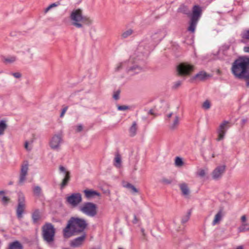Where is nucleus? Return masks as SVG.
<instances>
[{
	"mask_svg": "<svg viewBox=\"0 0 249 249\" xmlns=\"http://www.w3.org/2000/svg\"><path fill=\"white\" fill-rule=\"evenodd\" d=\"M231 72L235 78L244 80L249 88V56H239L232 63Z\"/></svg>",
	"mask_w": 249,
	"mask_h": 249,
	"instance_id": "nucleus-1",
	"label": "nucleus"
},
{
	"mask_svg": "<svg viewBox=\"0 0 249 249\" xmlns=\"http://www.w3.org/2000/svg\"><path fill=\"white\" fill-rule=\"evenodd\" d=\"M202 8L198 4L194 5L191 12L188 6L184 3L181 4L177 10V12L186 15L189 18L188 26L187 30L191 33L195 32L197 24L202 14Z\"/></svg>",
	"mask_w": 249,
	"mask_h": 249,
	"instance_id": "nucleus-2",
	"label": "nucleus"
},
{
	"mask_svg": "<svg viewBox=\"0 0 249 249\" xmlns=\"http://www.w3.org/2000/svg\"><path fill=\"white\" fill-rule=\"evenodd\" d=\"M88 223L82 218L72 216L68 221L66 226L63 230V236L68 238L75 234L86 232Z\"/></svg>",
	"mask_w": 249,
	"mask_h": 249,
	"instance_id": "nucleus-3",
	"label": "nucleus"
},
{
	"mask_svg": "<svg viewBox=\"0 0 249 249\" xmlns=\"http://www.w3.org/2000/svg\"><path fill=\"white\" fill-rule=\"evenodd\" d=\"M70 18L72 21V25L78 28L83 27V24L80 21L88 25L92 23V20L89 17L83 15L82 10L80 8L73 10L71 13Z\"/></svg>",
	"mask_w": 249,
	"mask_h": 249,
	"instance_id": "nucleus-4",
	"label": "nucleus"
},
{
	"mask_svg": "<svg viewBox=\"0 0 249 249\" xmlns=\"http://www.w3.org/2000/svg\"><path fill=\"white\" fill-rule=\"evenodd\" d=\"M42 229L44 240L49 244L53 243L54 241L56 232L54 226L51 223H46L43 226Z\"/></svg>",
	"mask_w": 249,
	"mask_h": 249,
	"instance_id": "nucleus-5",
	"label": "nucleus"
},
{
	"mask_svg": "<svg viewBox=\"0 0 249 249\" xmlns=\"http://www.w3.org/2000/svg\"><path fill=\"white\" fill-rule=\"evenodd\" d=\"M194 70L195 66L187 62H180L176 66V71L179 76H190Z\"/></svg>",
	"mask_w": 249,
	"mask_h": 249,
	"instance_id": "nucleus-6",
	"label": "nucleus"
},
{
	"mask_svg": "<svg viewBox=\"0 0 249 249\" xmlns=\"http://www.w3.org/2000/svg\"><path fill=\"white\" fill-rule=\"evenodd\" d=\"M97 205L91 202H85L80 207V210L82 212L91 217H93L97 214Z\"/></svg>",
	"mask_w": 249,
	"mask_h": 249,
	"instance_id": "nucleus-7",
	"label": "nucleus"
},
{
	"mask_svg": "<svg viewBox=\"0 0 249 249\" xmlns=\"http://www.w3.org/2000/svg\"><path fill=\"white\" fill-rule=\"evenodd\" d=\"M25 208V197L23 193L20 191L18 193V205L16 209V215L18 218L22 217Z\"/></svg>",
	"mask_w": 249,
	"mask_h": 249,
	"instance_id": "nucleus-8",
	"label": "nucleus"
},
{
	"mask_svg": "<svg viewBox=\"0 0 249 249\" xmlns=\"http://www.w3.org/2000/svg\"><path fill=\"white\" fill-rule=\"evenodd\" d=\"M145 61L140 59L138 56H137L134 58L133 65L127 67L126 69V72L127 73L134 72V73H138L141 71L142 67L145 66Z\"/></svg>",
	"mask_w": 249,
	"mask_h": 249,
	"instance_id": "nucleus-9",
	"label": "nucleus"
},
{
	"mask_svg": "<svg viewBox=\"0 0 249 249\" xmlns=\"http://www.w3.org/2000/svg\"><path fill=\"white\" fill-rule=\"evenodd\" d=\"M153 50V48L149 45V43H143L139 45L137 48L138 57L142 56V59L145 61L150 52Z\"/></svg>",
	"mask_w": 249,
	"mask_h": 249,
	"instance_id": "nucleus-10",
	"label": "nucleus"
},
{
	"mask_svg": "<svg viewBox=\"0 0 249 249\" xmlns=\"http://www.w3.org/2000/svg\"><path fill=\"white\" fill-rule=\"evenodd\" d=\"M82 201V195L80 193H73L68 195L66 197V202L72 207L78 206Z\"/></svg>",
	"mask_w": 249,
	"mask_h": 249,
	"instance_id": "nucleus-11",
	"label": "nucleus"
},
{
	"mask_svg": "<svg viewBox=\"0 0 249 249\" xmlns=\"http://www.w3.org/2000/svg\"><path fill=\"white\" fill-rule=\"evenodd\" d=\"M28 166L29 164L27 160H24L21 165L19 178L18 182V184L19 185H23L26 179V176L28 174Z\"/></svg>",
	"mask_w": 249,
	"mask_h": 249,
	"instance_id": "nucleus-12",
	"label": "nucleus"
},
{
	"mask_svg": "<svg viewBox=\"0 0 249 249\" xmlns=\"http://www.w3.org/2000/svg\"><path fill=\"white\" fill-rule=\"evenodd\" d=\"M62 141V137L61 134H55L52 138L49 145L52 149H57L60 147V144Z\"/></svg>",
	"mask_w": 249,
	"mask_h": 249,
	"instance_id": "nucleus-13",
	"label": "nucleus"
},
{
	"mask_svg": "<svg viewBox=\"0 0 249 249\" xmlns=\"http://www.w3.org/2000/svg\"><path fill=\"white\" fill-rule=\"evenodd\" d=\"M210 75L205 71H201L196 75L191 77L189 81L190 83H193L198 80L200 81H204L207 80Z\"/></svg>",
	"mask_w": 249,
	"mask_h": 249,
	"instance_id": "nucleus-14",
	"label": "nucleus"
},
{
	"mask_svg": "<svg viewBox=\"0 0 249 249\" xmlns=\"http://www.w3.org/2000/svg\"><path fill=\"white\" fill-rule=\"evenodd\" d=\"M225 165L217 166L212 172V177L213 179L217 180L220 178L222 174L225 172Z\"/></svg>",
	"mask_w": 249,
	"mask_h": 249,
	"instance_id": "nucleus-15",
	"label": "nucleus"
},
{
	"mask_svg": "<svg viewBox=\"0 0 249 249\" xmlns=\"http://www.w3.org/2000/svg\"><path fill=\"white\" fill-rule=\"evenodd\" d=\"M83 192L85 197L89 200L96 196L99 197L101 196V194L99 192L92 189H85Z\"/></svg>",
	"mask_w": 249,
	"mask_h": 249,
	"instance_id": "nucleus-16",
	"label": "nucleus"
},
{
	"mask_svg": "<svg viewBox=\"0 0 249 249\" xmlns=\"http://www.w3.org/2000/svg\"><path fill=\"white\" fill-rule=\"evenodd\" d=\"M82 235L71 241V246L73 247H78L81 245L87 237L86 232L81 233Z\"/></svg>",
	"mask_w": 249,
	"mask_h": 249,
	"instance_id": "nucleus-17",
	"label": "nucleus"
},
{
	"mask_svg": "<svg viewBox=\"0 0 249 249\" xmlns=\"http://www.w3.org/2000/svg\"><path fill=\"white\" fill-rule=\"evenodd\" d=\"M7 249H23V246L18 240H15L9 244Z\"/></svg>",
	"mask_w": 249,
	"mask_h": 249,
	"instance_id": "nucleus-18",
	"label": "nucleus"
},
{
	"mask_svg": "<svg viewBox=\"0 0 249 249\" xmlns=\"http://www.w3.org/2000/svg\"><path fill=\"white\" fill-rule=\"evenodd\" d=\"M71 179V174L70 172H68L66 173L64 178L62 179V181L60 184V189L61 190L63 189L66 186L68 185L69 181Z\"/></svg>",
	"mask_w": 249,
	"mask_h": 249,
	"instance_id": "nucleus-19",
	"label": "nucleus"
},
{
	"mask_svg": "<svg viewBox=\"0 0 249 249\" xmlns=\"http://www.w3.org/2000/svg\"><path fill=\"white\" fill-rule=\"evenodd\" d=\"M32 218L33 223L34 224H37L38 221L41 219V215L39 209H36L32 214Z\"/></svg>",
	"mask_w": 249,
	"mask_h": 249,
	"instance_id": "nucleus-20",
	"label": "nucleus"
},
{
	"mask_svg": "<svg viewBox=\"0 0 249 249\" xmlns=\"http://www.w3.org/2000/svg\"><path fill=\"white\" fill-rule=\"evenodd\" d=\"M180 189L181 191L182 196H187L190 194V190L188 187L187 184L186 183H182L179 184Z\"/></svg>",
	"mask_w": 249,
	"mask_h": 249,
	"instance_id": "nucleus-21",
	"label": "nucleus"
},
{
	"mask_svg": "<svg viewBox=\"0 0 249 249\" xmlns=\"http://www.w3.org/2000/svg\"><path fill=\"white\" fill-rule=\"evenodd\" d=\"M121 164H122L121 156L119 153V152H117L115 154V157L114 159L113 165L117 168H120L121 166Z\"/></svg>",
	"mask_w": 249,
	"mask_h": 249,
	"instance_id": "nucleus-22",
	"label": "nucleus"
},
{
	"mask_svg": "<svg viewBox=\"0 0 249 249\" xmlns=\"http://www.w3.org/2000/svg\"><path fill=\"white\" fill-rule=\"evenodd\" d=\"M138 129L137 124L136 122H133L132 125L129 129V136L131 137H134L137 134Z\"/></svg>",
	"mask_w": 249,
	"mask_h": 249,
	"instance_id": "nucleus-23",
	"label": "nucleus"
},
{
	"mask_svg": "<svg viewBox=\"0 0 249 249\" xmlns=\"http://www.w3.org/2000/svg\"><path fill=\"white\" fill-rule=\"evenodd\" d=\"M240 36L242 38L241 42L246 43L245 40H249V28L244 30L241 33Z\"/></svg>",
	"mask_w": 249,
	"mask_h": 249,
	"instance_id": "nucleus-24",
	"label": "nucleus"
},
{
	"mask_svg": "<svg viewBox=\"0 0 249 249\" xmlns=\"http://www.w3.org/2000/svg\"><path fill=\"white\" fill-rule=\"evenodd\" d=\"M222 217V210H220L215 215L214 219L213 221L212 224L213 225H216L219 223Z\"/></svg>",
	"mask_w": 249,
	"mask_h": 249,
	"instance_id": "nucleus-25",
	"label": "nucleus"
},
{
	"mask_svg": "<svg viewBox=\"0 0 249 249\" xmlns=\"http://www.w3.org/2000/svg\"><path fill=\"white\" fill-rule=\"evenodd\" d=\"M33 193L34 196L40 197L42 194V189L39 186H36L33 187Z\"/></svg>",
	"mask_w": 249,
	"mask_h": 249,
	"instance_id": "nucleus-26",
	"label": "nucleus"
},
{
	"mask_svg": "<svg viewBox=\"0 0 249 249\" xmlns=\"http://www.w3.org/2000/svg\"><path fill=\"white\" fill-rule=\"evenodd\" d=\"M161 34V32L155 33L151 36L152 39L154 40L155 42L159 43L164 37V36H160V34Z\"/></svg>",
	"mask_w": 249,
	"mask_h": 249,
	"instance_id": "nucleus-27",
	"label": "nucleus"
},
{
	"mask_svg": "<svg viewBox=\"0 0 249 249\" xmlns=\"http://www.w3.org/2000/svg\"><path fill=\"white\" fill-rule=\"evenodd\" d=\"M124 186L130 190L131 192L132 193H137L139 192V190L136 188L134 185L129 182H126Z\"/></svg>",
	"mask_w": 249,
	"mask_h": 249,
	"instance_id": "nucleus-28",
	"label": "nucleus"
},
{
	"mask_svg": "<svg viewBox=\"0 0 249 249\" xmlns=\"http://www.w3.org/2000/svg\"><path fill=\"white\" fill-rule=\"evenodd\" d=\"M7 127V124L5 120H0V136L4 134L5 130Z\"/></svg>",
	"mask_w": 249,
	"mask_h": 249,
	"instance_id": "nucleus-29",
	"label": "nucleus"
},
{
	"mask_svg": "<svg viewBox=\"0 0 249 249\" xmlns=\"http://www.w3.org/2000/svg\"><path fill=\"white\" fill-rule=\"evenodd\" d=\"M238 231L239 232H244L249 231V224L246 223H242L238 227Z\"/></svg>",
	"mask_w": 249,
	"mask_h": 249,
	"instance_id": "nucleus-30",
	"label": "nucleus"
},
{
	"mask_svg": "<svg viewBox=\"0 0 249 249\" xmlns=\"http://www.w3.org/2000/svg\"><path fill=\"white\" fill-rule=\"evenodd\" d=\"M191 213V210H189L188 211L187 214L182 217L181 222L182 224H184L188 221L190 218Z\"/></svg>",
	"mask_w": 249,
	"mask_h": 249,
	"instance_id": "nucleus-31",
	"label": "nucleus"
},
{
	"mask_svg": "<svg viewBox=\"0 0 249 249\" xmlns=\"http://www.w3.org/2000/svg\"><path fill=\"white\" fill-rule=\"evenodd\" d=\"M133 33V30L131 29H129L127 31L123 32L121 35L122 38H126L130 36H131Z\"/></svg>",
	"mask_w": 249,
	"mask_h": 249,
	"instance_id": "nucleus-32",
	"label": "nucleus"
},
{
	"mask_svg": "<svg viewBox=\"0 0 249 249\" xmlns=\"http://www.w3.org/2000/svg\"><path fill=\"white\" fill-rule=\"evenodd\" d=\"M175 164L177 166H182L184 164L183 159L179 157H176L175 160Z\"/></svg>",
	"mask_w": 249,
	"mask_h": 249,
	"instance_id": "nucleus-33",
	"label": "nucleus"
},
{
	"mask_svg": "<svg viewBox=\"0 0 249 249\" xmlns=\"http://www.w3.org/2000/svg\"><path fill=\"white\" fill-rule=\"evenodd\" d=\"M228 123H229V122H228L227 121H224L223 122L220 124V125L219 126V128H218L217 131L225 132L224 129H225L226 125Z\"/></svg>",
	"mask_w": 249,
	"mask_h": 249,
	"instance_id": "nucleus-34",
	"label": "nucleus"
},
{
	"mask_svg": "<svg viewBox=\"0 0 249 249\" xmlns=\"http://www.w3.org/2000/svg\"><path fill=\"white\" fill-rule=\"evenodd\" d=\"M179 124V117L176 116L174 121L173 124L170 126L171 129H174Z\"/></svg>",
	"mask_w": 249,
	"mask_h": 249,
	"instance_id": "nucleus-35",
	"label": "nucleus"
},
{
	"mask_svg": "<svg viewBox=\"0 0 249 249\" xmlns=\"http://www.w3.org/2000/svg\"><path fill=\"white\" fill-rule=\"evenodd\" d=\"M211 106V103L210 101L208 100H206L204 101L202 104V107L205 109H209L210 108Z\"/></svg>",
	"mask_w": 249,
	"mask_h": 249,
	"instance_id": "nucleus-36",
	"label": "nucleus"
},
{
	"mask_svg": "<svg viewBox=\"0 0 249 249\" xmlns=\"http://www.w3.org/2000/svg\"><path fill=\"white\" fill-rule=\"evenodd\" d=\"M16 60V57L15 56H12L9 58H5L4 59V63H12L14 62Z\"/></svg>",
	"mask_w": 249,
	"mask_h": 249,
	"instance_id": "nucleus-37",
	"label": "nucleus"
},
{
	"mask_svg": "<svg viewBox=\"0 0 249 249\" xmlns=\"http://www.w3.org/2000/svg\"><path fill=\"white\" fill-rule=\"evenodd\" d=\"M117 109L120 111H125L130 108L129 106L126 105H117Z\"/></svg>",
	"mask_w": 249,
	"mask_h": 249,
	"instance_id": "nucleus-38",
	"label": "nucleus"
},
{
	"mask_svg": "<svg viewBox=\"0 0 249 249\" xmlns=\"http://www.w3.org/2000/svg\"><path fill=\"white\" fill-rule=\"evenodd\" d=\"M182 84L181 81H178L174 83V85L172 87V89L176 90Z\"/></svg>",
	"mask_w": 249,
	"mask_h": 249,
	"instance_id": "nucleus-39",
	"label": "nucleus"
},
{
	"mask_svg": "<svg viewBox=\"0 0 249 249\" xmlns=\"http://www.w3.org/2000/svg\"><path fill=\"white\" fill-rule=\"evenodd\" d=\"M1 200L4 205H7L10 200V199L6 196H3L1 197Z\"/></svg>",
	"mask_w": 249,
	"mask_h": 249,
	"instance_id": "nucleus-40",
	"label": "nucleus"
},
{
	"mask_svg": "<svg viewBox=\"0 0 249 249\" xmlns=\"http://www.w3.org/2000/svg\"><path fill=\"white\" fill-rule=\"evenodd\" d=\"M218 133V137L216 139L217 141H220L223 140L224 138L226 132H219L217 131Z\"/></svg>",
	"mask_w": 249,
	"mask_h": 249,
	"instance_id": "nucleus-41",
	"label": "nucleus"
},
{
	"mask_svg": "<svg viewBox=\"0 0 249 249\" xmlns=\"http://www.w3.org/2000/svg\"><path fill=\"white\" fill-rule=\"evenodd\" d=\"M120 92H121L120 89H118L117 91H116L115 92H114V93H113V98L115 100H117L120 98Z\"/></svg>",
	"mask_w": 249,
	"mask_h": 249,
	"instance_id": "nucleus-42",
	"label": "nucleus"
},
{
	"mask_svg": "<svg viewBox=\"0 0 249 249\" xmlns=\"http://www.w3.org/2000/svg\"><path fill=\"white\" fill-rule=\"evenodd\" d=\"M197 175L200 177H203L205 175V170L203 169H200L197 172Z\"/></svg>",
	"mask_w": 249,
	"mask_h": 249,
	"instance_id": "nucleus-43",
	"label": "nucleus"
},
{
	"mask_svg": "<svg viewBox=\"0 0 249 249\" xmlns=\"http://www.w3.org/2000/svg\"><path fill=\"white\" fill-rule=\"evenodd\" d=\"M231 47V43L230 44H224L222 46V50L223 51H227L228 50L230 49Z\"/></svg>",
	"mask_w": 249,
	"mask_h": 249,
	"instance_id": "nucleus-44",
	"label": "nucleus"
},
{
	"mask_svg": "<svg viewBox=\"0 0 249 249\" xmlns=\"http://www.w3.org/2000/svg\"><path fill=\"white\" fill-rule=\"evenodd\" d=\"M68 108V107L66 106L61 109V112L60 114V118H62L64 116V115L65 114L66 112L67 111Z\"/></svg>",
	"mask_w": 249,
	"mask_h": 249,
	"instance_id": "nucleus-45",
	"label": "nucleus"
},
{
	"mask_svg": "<svg viewBox=\"0 0 249 249\" xmlns=\"http://www.w3.org/2000/svg\"><path fill=\"white\" fill-rule=\"evenodd\" d=\"M172 179H169L166 178H163L162 179V182L164 184H170L172 182Z\"/></svg>",
	"mask_w": 249,
	"mask_h": 249,
	"instance_id": "nucleus-46",
	"label": "nucleus"
},
{
	"mask_svg": "<svg viewBox=\"0 0 249 249\" xmlns=\"http://www.w3.org/2000/svg\"><path fill=\"white\" fill-rule=\"evenodd\" d=\"M76 128L75 129V131L76 132H80L83 130V126L81 124H79L76 125Z\"/></svg>",
	"mask_w": 249,
	"mask_h": 249,
	"instance_id": "nucleus-47",
	"label": "nucleus"
},
{
	"mask_svg": "<svg viewBox=\"0 0 249 249\" xmlns=\"http://www.w3.org/2000/svg\"><path fill=\"white\" fill-rule=\"evenodd\" d=\"M139 221H140V219H139V218H138L137 217L136 215L135 214L134 215V218H133V220H132V223H133V224H137Z\"/></svg>",
	"mask_w": 249,
	"mask_h": 249,
	"instance_id": "nucleus-48",
	"label": "nucleus"
},
{
	"mask_svg": "<svg viewBox=\"0 0 249 249\" xmlns=\"http://www.w3.org/2000/svg\"><path fill=\"white\" fill-rule=\"evenodd\" d=\"M12 75L16 78H19L21 77V74L19 72H13Z\"/></svg>",
	"mask_w": 249,
	"mask_h": 249,
	"instance_id": "nucleus-49",
	"label": "nucleus"
},
{
	"mask_svg": "<svg viewBox=\"0 0 249 249\" xmlns=\"http://www.w3.org/2000/svg\"><path fill=\"white\" fill-rule=\"evenodd\" d=\"M60 4V2L59 1H57V2H55L51 3L49 5L51 6V8L52 9V8H53V7H55L59 5Z\"/></svg>",
	"mask_w": 249,
	"mask_h": 249,
	"instance_id": "nucleus-50",
	"label": "nucleus"
},
{
	"mask_svg": "<svg viewBox=\"0 0 249 249\" xmlns=\"http://www.w3.org/2000/svg\"><path fill=\"white\" fill-rule=\"evenodd\" d=\"M29 143L28 141H26L24 143V147L25 149H26L27 151H30L31 150V148L29 147Z\"/></svg>",
	"mask_w": 249,
	"mask_h": 249,
	"instance_id": "nucleus-51",
	"label": "nucleus"
},
{
	"mask_svg": "<svg viewBox=\"0 0 249 249\" xmlns=\"http://www.w3.org/2000/svg\"><path fill=\"white\" fill-rule=\"evenodd\" d=\"M248 118L243 119L241 120V122L240 124L241 127L243 128L244 126L245 123H247L248 122Z\"/></svg>",
	"mask_w": 249,
	"mask_h": 249,
	"instance_id": "nucleus-52",
	"label": "nucleus"
},
{
	"mask_svg": "<svg viewBox=\"0 0 249 249\" xmlns=\"http://www.w3.org/2000/svg\"><path fill=\"white\" fill-rule=\"evenodd\" d=\"M59 169L61 172L65 173V174L69 172L67 171L66 168L62 165L59 166Z\"/></svg>",
	"mask_w": 249,
	"mask_h": 249,
	"instance_id": "nucleus-53",
	"label": "nucleus"
},
{
	"mask_svg": "<svg viewBox=\"0 0 249 249\" xmlns=\"http://www.w3.org/2000/svg\"><path fill=\"white\" fill-rule=\"evenodd\" d=\"M123 67V63H120L118 66L116 68L115 71H120Z\"/></svg>",
	"mask_w": 249,
	"mask_h": 249,
	"instance_id": "nucleus-54",
	"label": "nucleus"
},
{
	"mask_svg": "<svg viewBox=\"0 0 249 249\" xmlns=\"http://www.w3.org/2000/svg\"><path fill=\"white\" fill-rule=\"evenodd\" d=\"M241 221L242 223H246V222L247 221V217H246V215H242L241 216Z\"/></svg>",
	"mask_w": 249,
	"mask_h": 249,
	"instance_id": "nucleus-55",
	"label": "nucleus"
},
{
	"mask_svg": "<svg viewBox=\"0 0 249 249\" xmlns=\"http://www.w3.org/2000/svg\"><path fill=\"white\" fill-rule=\"evenodd\" d=\"M148 115H154L155 113L154 112V109H150L149 110V111H148Z\"/></svg>",
	"mask_w": 249,
	"mask_h": 249,
	"instance_id": "nucleus-56",
	"label": "nucleus"
},
{
	"mask_svg": "<svg viewBox=\"0 0 249 249\" xmlns=\"http://www.w3.org/2000/svg\"><path fill=\"white\" fill-rule=\"evenodd\" d=\"M244 51L246 53H249V46H245L244 47Z\"/></svg>",
	"mask_w": 249,
	"mask_h": 249,
	"instance_id": "nucleus-57",
	"label": "nucleus"
},
{
	"mask_svg": "<svg viewBox=\"0 0 249 249\" xmlns=\"http://www.w3.org/2000/svg\"><path fill=\"white\" fill-rule=\"evenodd\" d=\"M50 9H51V6L49 5L45 10L44 12L47 13L48 12Z\"/></svg>",
	"mask_w": 249,
	"mask_h": 249,
	"instance_id": "nucleus-58",
	"label": "nucleus"
},
{
	"mask_svg": "<svg viewBox=\"0 0 249 249\" xmlns=\"http://www.w3.org/2000/svg\"><path fill=\"white\" fill-rule=\"evenodd\" d=\"M141 231L142 234V235L144 236L145 235V232H144V229L143 228H141Z\"/></svg>",
	"mask_w": 249,
	"mask_h": 249,
	"instance_id": "nucleus-59",
	"label": "nucleus"
},
{
	"mask_svg": "<svg viewBox=\"0 0 249 249\" xmlns=\"http://www.w3.org/2000/svg\"><path fill=\"white\" fill-rule=\"evenodd\" d=\"M172 115H173V113L172 112L168 114L167 116V118L166 119H168L170 118L171 117V116H172Z\"/></svg>",
	"mask_w": 249,
	"mask_h": 249,
	"instance_id": "nucleus-60",
	"label": "nucleus"
},
{
	"mask_svg": "<svg viewBox=\"0 0 249 249\" xmlns=\"http://www.w3.org/2000/svg\"><path fill=\"white\" fill-rule=\"evenodd\" d=\"M5 191H4V190H1V191H0V196L1 195H3L5 194Z\"/></svg>",
	"mask_w": 249,
	"mask_h": 249,
	"instance_id": "nucleus-61",
	"label": "nucleus"
},
{
	"mask_svg": "<svg viewBox=\"0 0 249 249\" xmlns=\"http://www.w3.org/2000/svg\"><path fill=\"white\" fill-rule=\"evenodd\" d=\"M236 249H244V248L242 246H239Z\"/></svg>",
	"mask_w": 249,
	"mask_h": 249,
	"instance_id": "nucleus-62",
	"label": "nucleus"
},
{
	"mask_svg": "<svg viewBox=\"0 0 249 249\" xmlns=\"http://www.w3.org/2000/svg\"><path fill=\"white\" fill-rule=\"evenodd\" d=\"M8 184H9V185H12V184H13V182H12V181H10V182H9V183H8Z\"/></svg>",
	"mask_w": 249,
	"mask_h": 249,
	"instance_id": "nucleus-63",
	"label": "nucleus"
},
{
	"mask_svg": "<svg viewBox=\"0 0 249 249\" xmlns=\"http://www.w3.org/2000/svg\"><path fill=\"white\" fill-rule=\"evenodd\" d=\"M118 249H124L121 248H119Z\"/></svg>",
	"mask_w": 249,
	"mask_h": 249,
	"instance_id": "nucleus-64",
	"label": "nucleus"
}]
</instances>
